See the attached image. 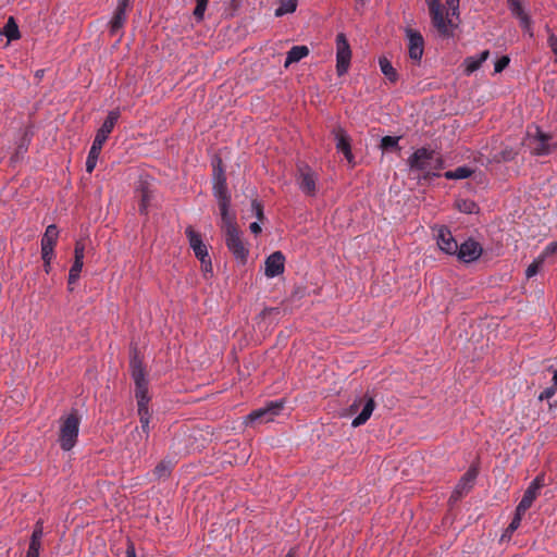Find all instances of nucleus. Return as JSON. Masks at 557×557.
I'll list each match as a JSON object with an SVG mask.
<instances>
[{
    "instance_id": "37",
    "label": "nucleus",
    "mask_w": 557,
    "mask_h": 557,
    "mask_svg": "<svg viewBox=\"0 0 557 557\" xmlns=\"http://www.w3.org/2000/svg\"><path fill=\"white\" fill-rule=\"evenodd\" d=\"M84 262H73L70 272H69V286L76 283V281L79 278V274L82 272Z\"/></svg>"
},
{
    "instance_id": "50",
    "label": "nucleus",
    "mask_w": 557,
    "mask_h": 557,
    "mask_svg": "<svg viewBox=\"0 0 557 557\" xmlns=\"http://www.w3.org/2000/svg\"><path fill=\"white\" fill-rule=\"evenodd\" d=\"M444 168L443 159L434 151V160L432 161L431 170H441Z\"/></svg>"
},
{
    "instance_id": "5",
    "label": "nucleus",
    "mask_w": 557,
    "mask_h": 557,
    "mask_svg": "<svg viewBox=\"0 0 557 557\" xmlns=\"http://www.w3.org/2000/svg\"><path fill=\"white\" fill-rule=\"evenodd\" d=\"M283 400H273L268 403L264 407L251 411L246 417L247 423H267L273 421L283 410Z\"/></svg>"
},
{
    "instance_id": "29",
    "label": "nucleus",
    "mask_w": 557,
    "mask_h": 557,
    "mask_svg": "<svg viewBox=\"0 0 557 557\" xmlns=\"http://www.w3.org/2000/svg\"><path fill=\"white\" fill-rule=\"evenodd\" d=\"M2 35H4L9 41L16 40L20 38L21 35L18 26L12 16H10L9 20L7 21L2 30Z\"/></svg>"
},
{
    "instance_id": "58",
    "label": "nucleus",
    "mask_w": 557,
    "mask_h": 557,
    "mask_svg": "<svg viewBox=\"0 0 557 557\" xmlns=\"http://www.w3.org/2000/svg\"><path fill=\"white\" fill-rule=\"evenodd\" d=\"M553 385L557 387V370L554 372Z\"/></svg>"
},
{
    "instance_id": "22",
    "label": "nucleus",
    "mask_w": 557,
    "mask_h": 557,
    "mask_svg": "<svg viewBox=\"0 0 557 557\" xmlns=\"http://www.w3.org/2000/svg\"><path fill=\"white\" fill-rule=\"evenodd\" d=\"M336 139V149L342 151L349 163H352L354 156L351 152L350 138L342 127L333 131Z\"/></svg>"
},
{
    "instance_id": "39",
    "label": "nucleus",
    "mask_w": 557,
    "mask_h": 557,
    "mask_svg": "<svg viewBox=\"0 0 557 557\" xmlns=\"http://www.w3.org/2000/svg\"><path fill=\"white\" fill-rule=\"evenodd\" d=\"M85 244L83 240H77L74 248V262H84Z\"/></svg>"
},
{
    "instance_id": "15",
    "label": "nucleus",
    "mask_w": 557,
    "mask_h": 557,
    "mask_svg": "<svg viewBox=\"0 0 557 557\" xmlns=\"http://www.w3.org/2000/svg\"><path fill=\"white\" fill-rule=\"evenodd\" d=\"M149 434L135 428L126 438V449L136 451L139 456L146 454Z\"/></svg>"
},
{
    "instance_id": "23",
    "label": "nucleus",
    "mask_w": 557,
    "mask_h": 557,
    "mask_svg": "<svg viewBox=\"0 0 557 557\" xmlns=\"http://www.w3.org/2000/svg\"><path fill=\"white\" fill-rule=\"evenodd\" d=\"M129 2H120L114 11L113 17L110 22V32L112 35L116 34L126 21V11Z\"/></svg>"
},
{
    "instance_id": "44",
    "label": "nucleus",
    "mask_w": 557,
    "mask_h": 557,
    "mask_svg": "<svg viewBox=\"0 0 557 557\" xmlns=\"http://www.w3.org/2000/svg\"><path fill=\"white\" fill-rule=\"evenodd\" d=\"M510 62V59L509 57L507 55H503L502 58H499L496 62H495V73H500L503 70H505L508 64Z\"/></svg>"
},
{
    "instance_id": "33",
    "label": "nucleus",
    "mask_w": 557,
    "mask_h": 557,
    "mask_svg": "<svg viewBox=\"0 0 557 557\" xmlns=\"http://www.w3.org/2000/svg\"><path fill=\"white\" fill-rule=\"evenodd\" d=\"M456 208L467 214L475 213L478 212L479 208L478 205L470 199H459L456 201Z\"/></svg>"
},
{
    "instance_id": "10",
    "label": "nucleus",
    "mask_w": 557,
    "mask_h": 557,
    "mask_svg": "<svg viewBox=\"0 0 557 557\" xmlns=\"http://www.w3.org/2000/svg\"><path fill=\"white\" fill-rule=\"evenodd\" d=\"M406 38L408 40V54L411 61L419 64L424 53V39L420 32L406 28Z\"/></svg>"
},
{
    "instance_id": "14",
    "label": "nucleus",
    "mask_w": 557,
    "mask_h": 557,
    "mask_svg": "<svg viewBox=\"0 0 557 557\" xmlns=\"http://www.w3.org/2000/svg\"><path fill=\"white\" fill-rule=\"evenodd\" d=\"M544 475H537L525 490L522 499L518 504L517 508L520 512H525L539 496L540 490L544 486Z\"/></svg>"
},
{
    "instance_id": "4",
    "label": "nucleus",
    "mask_w": 557,
    "mask_h": 557,
    "mask_svg": "<svg viewBox=\"0 0 557 557\" xmlns=\"http://www.w3.org/2000/svg\"><path fill=\"white\" fill-rule=\"evenodd\" d=\"M79 417L76 411L71 412L61 420L59 443L63 450H71L77 441L79 431Z\"/></svg>"
},
{
    "instance_id": "7",
    "label": "nucleus",
    "mask_w": 557,
    "mask_h": 557,
    "mask_svg": "<svg viewBox=\"0 0 557 557\" xmlns=\"http://www.w3.org/2000/svg\"><path fill=\"white\" fill-rule=\"evenodd\" d=\"M351 60L349 42L343 33L336 35V72L338 76L347 73Z\"/></svg>"
},
{
    "instance_id": "28",
    "label": "nucleus",
    "mask_w": 557,
    "mask_h": 557,
    "mask_svg": "<svg viewBox=\"0 0 557 557\" xmlns=\"http://www.w3.org/2000/svg\"><path fill=\"white\" fill-rule=\"evenodd\" d=\"M58 237H59V230H58L57 225L51 224L46 228V232L41 237L40 245L55 247Z\"/></svg>"
},
{
    "instance_id": "25",
    "label": "nucleus",
    "mask_w": 557,
    "mask_h": 557,
    "mask_svg": "<svg viewBox=\"0 0 557 557\" xmlns=\"http://www.w3.org/2000/svg\"><path fill=\"white\" fill-rule=\"evenodd\" d=\"M136 191L139 197V212L146 215L148 214V208L152 199V190L149 188L148 184L140 183Z\"/></svg>"
},
{
    "instance_id": "34",
    "label": "nucleus",
    "mask_w": 557,
    "mask_h": 557,
    "mask_svg": "<svg viewBox=\"0 0 557 557\" xmlns=\"http://www.w3.org/2000/svg\"><path fill=\"white\" fill-rule=\"evenodd\" d=\"M172 469V462L163 460L156 466L153 474L158 479H165L171 474Z\"/></svg>"
},
{
    "instance_id": "11",
    "label": "nucleus",
    "mask_w": 557,
    "mask_h": 557,
    "mask_svg": "<svg viewBox=\"0 0 557 557\" xmlns=\"http://www.w3.org/2000/svg\"><path fill=\"white\" fill-rule=\"evenodd\" d=\"M478 476V470L474 467H471L459 480L455 490L453 491L449 502L457 503L465 495H467L473 487L474 481Z\"/></svg>"
},
{
    "instance_id": "43",
    "label": "nucleus",
    "mask_w": 557,
    "mask_h": 557,
    "mask_svg": "<svg viewBox=\"0 0 557 557\" xmlns=\"http://www.w3.org/2000/svg\"><path fill=\"white\" fill-rule=\"evenodd\" d=\"M208 2H197V5L194 10L195 18L200 22L203 18L205 12L207 10Z\"/></svg>"
},
{
    "instance_id": "8",
    "label": "nucleus",
    "mask_w": 557,
    "mask_h": 557,
    "mask_svg": "<svg viewBox=\"0 0 557 557\" xmlns=\"http://www.w3.org/2000/svg\"><path fill=\"white\" fill-rule=\"evenodd\" d=\"M296 182L299 189L307 196H314L317 194V173L307 164L298 165V174Z\"/></svg>"
},
{
    "instance_id": "32",
    "label": "nucleus",
    "mask_w": 557,
    "mask_h": 557,
    "mask_svg": "<svg viewBox=\"0 0 557 557\" xmlns=\"http://www.w3.org/2000/svg\"><path fill=\"white\" fill-rule=\"evenodd\" d=\"M137 414L139 418L140 425H137L136 428H139V430H145L148 434H150L149 423L151 414L149 411V407L137 408Z\"/></svg>"
},
{
    "instance_id": "17",
    "label": "nucleus",
    "mask_w": 557,
    "mask_h": 557,
    "mask_svg": "<svg viewBox=\"0 0 557 557\" xmlns=\"http://www.w3.org/2000/svg\"><path fill=\"white\" fill-rule=\"evenodd\" d=\"M509 11L511 14L519 20L521 28L529 35L530 38H533L534 33L532 29V21L523 7V2H509Z\"/></svg>"
},
{
    "instance_id": "45",
    "label": "nucleus",
    "mask_w": 557,
    "mask_h": 557,
    "mask_svg": "<svg viewBox=\"0 0 557 557\" xmlns=\"http://www.w3.org/2000/svg\"><path fill=\"white\" fill-rule=\"evenodd\" d=\"M102 147H103V145H101V144H99V143L94 140L92 145L90 147V150L88 152V157L98 159V157H99V154H100V152L102 150Z\"/></svg>"
},
{
    "instance_id": "49",
    "label": "nucleus",
    "mask_w": 557,
    "mask_h": 557,
    "mask_svg": "<svg viewBox=\"0 0 557 557\" xmlns=\"http://www.w3.org/2000/svg\"><path fill=\"white\" fill-rule=\"evenodd\" d=\"M547 45L557 57V37L553 33H550L547 38Z\"/></svg>"
},
{
    "instance_id": "27",
    "label": "nucleus",
    "mask_w": 557,
    "mask_h": 557,
    "mask_svg": "<svg viewBox=\"0 0 557 557\" xmlns=\"http://www.w3.org/2000/svg\"><path fill=\"white\" fill-rule=\"evenodd\" d=\"M309 54L307 46H294L287 52V57L284 63L285 67H288L292 63L299 62L301 59Z\"/></svg>"
},
{
    "instance_id": "2",
    "label": "nucleus",
    "mask_w": 557,
    "mask_h": 557,
    "mask_svg": "<svg viewBox=\"0 0 557 557\" xmlns=\"http://www.w3.org/2000/svg\"><path fill=\"white\" fill-rule=\"evenodd\" d=\"M129 370L135 383V398L137 408L148 407L150 396L148 393V380L143 361L137 354H134L129 360Z\"/></svg>"
},
{
    "instance_id": "31",
    "label": "nucleus",
    "mask_w": 557,
    "mask_h": 557,
    "mask_svg": "<svg viewBox=\"0 0 557 557\" xmlns=\"http://www.w3.org/2000/svg\"><path fill=\"white\" fill-rule=\"evenodd\" d=\"M212 182H226V175L221 158H215L212 161Z\"/></svg>"
},
{
    "instance_id": "30",
    "label": "nucleus",
    "mask_w": 557,
    "mask_h": 557,
    "mask_svg": "<svg viewBox=\"0 0 557 557\" xmlns=\"http://www.w3.org/2000/svg\"><path fill=\"white\" fill-rule=\"evenodd\" d=\"M473 174V170L468 166H458L453 171H446L444 173L445 178L447 180H463L468 178Z\"/></svg>"
},
{
    "instance_id": "16",
    "label": "nucleus",
    "mask_w": 557,
    "mask_h": 557,
    "mask_svg": "<svg viewBox=\"0 0 557 557\" xmlns=\"http://www.w3.org/2000/svg\"><path fill=\"white\" fill-rule=\"evenodd\" d=\"M213 195L218 200L221 218L232 215L230 213L231 194L227 189L226 182H212Z\"/></svg>"
},
{
    "instance_id": "47",
    "label": "nucleus",
    "mask_w": 557,
    "mask_h": 557,
    "mask_svg": "<svg viewBox=\"0 0 557 557\" xmlns=\"http://www.w3.org/2000/svg\"><path fill=\"white\" fill-rule=\"evenodd\" d=\"M251 208H252V211L255 212L257 219L261 221L263 219V207H262V205L258 200L255 199L251 202Z\"/></svg>"
},
{
    "instance_id": "51",
    "label": "nucleus",
    "mask_w": 557,
    "mask_h": 557,
    "mask_svg": "<svg viewBox=\"0 0 557 557\" xmlns=\"http://www.w3.org/2000/svg\"><path fill=\"white\" fill-rule=\"evenodd\" d=\"M97 160L98 159H95V158H90L87 156V160H86V171L88 173H91L95 168H96V164H97Z\"/></svg>"
},
{
    "instance_id": "1",
    "label": "nucleus",
    "mask_w": 557,
    "mask_h": 557,
    "mask_svg": "<svg viewBox=\"0 0 557 557\" xmlns=\"http://www.w3.org/2000/svg\"><path fill=\"white\" fill-rule=\"evenodd\" d=\"M451 2H430V14L432 16L433 25L438 33L444 36H449L453 28L456 26L454 16H458V7L448 8L446 4Z\"/></svg>"
},
{
    "instance_id": "41",
    "label": "nucleus",
    "mask_w": 557,
    "mask_h": 557,
    "mask_svg": "<svg viewBox=\"0 0 557 557\" xmlns=\"http://www.w3.org/2000/svg\"><path fill=\"white\" fill-rule=\"evenodd\" d=\"M44 536V522L42 520H38L34 527L33 533L30 535V540L41 542Z\"/></svg>"
},
{
    "instance_id": "12",
    "label": "nucleus",
    "mask_w": 557,
    "mask_h": 557,
    "mask_svg": "<svg viewBox=\"0 0 557 557\" xmlns=\"http://www.w3.org/2000/svg\"><path fill=\"white\" fill-rule=\"evenodd\" d=\"M434 160V150L426 148L417 149L408 159L410 169L425 171L430 173L432 161Z\"/></svg>"
},
{
    "instance_id": "18",
    "label": "nucleus",
    "mask_w": 557,
    "mask_h": 557,
    "mask_svg": "<svg viewBox=\"0 0 557 557\" xmlns=\"http://www.w3.org/2000/svg\"><path fill=\"white\" fill-rule=\"evenodd\" d=\"M436 240L440 249L447 255H456L458 243L451 232L446 226H441L437 231Z\"/></svg>"
},
{
    "instance_id": "48",
    "label": "nucleus",
    "mask_w": 557,
    "mask_h": 557,
    "mask_svg": "<svg viewBox=\"0 0 557 557\" xmlns=\"http://www.w3.org/2000/svg\"><path fill=\"white\" fill-rule=\"evenodd\" d=\"M53 250H54V246L41 245V258L42 259H52Z\"/></svg>"
},
{
    "instance_id": "54",
    "label": "nucleus",
    "mask_w": 557,
    "mask_h": 557,
    "mask_svg": "<svg viewBox=\"0 0 557 557\" xmlns=\"http://www.w3.org/2000/svg\"><path fill=\"white\" fill-rule=\"evenodd\" d=\"M249 228H250L251 233H253V234H259L261 232V226L258 222L251 223Z\"/></svg>"
},
{
    "instance_id": "57",
    "label": "nucleus",
    "mask_w": 557,
    "mask_h": 557,
    "mask_svg": "<svg viewBox=\"0 0 557 557\" xmlns=\"http://www.w3.org/2000/svg\"><path fill=\"white\" fill-rule=\"evenodd\" d=\"M503 159H504V160H511V159H512V153H511V151H510V152H504Z\"/></svg>"
},
{
    "instance_id": "21",
    "label": "nucleus",
    "mask_w": 557,
    "mask_h": 557,
    "mask_svg": "<svg viewBox=\"0 0 557 557\" xmlns=\"http://www.w3.org/2000/svg\"><path fill=\"white\" fill-rule=\"evenodd\" d=\"M550 136L543 133L539 128H536V134L532 141L530 143V147L532 150V153L537 156H545L550 153L552 147L549 145Z\"/></svg>"
},
{
    "instance_id": "3",
    "label": "nucleus",
    "mask_w": 557,
    "mask_h": 557,
    "mask_svg": "<svg viewBox=\"0 0 557 557\" xmlns=\"http://www.w3.org/2000/svg\"><path fill=\"white\" fill-rule=\"evenodd\" d=\"M221 227L225 236L226 247L236 259L245 261L248 255V250L245 247L244 242L240 237V233L236 226L234 215L232 214L225 218H221Z\"/></svg>"
},
{
    "instance_id": "56",
    "label": "nucleus",
    "mask_w": 557,
    "mask_h": 557,
    "mask_svg": "<svg viewBox=\"0 0 557 557\" xmlns=\"http://www.w3.org/2000/svg\"><path fill=\"white\" fill-rule=\"evenodd\" d=\"M296 555H297L296 554V549L295 548H290L285 557H296Z\"/></svg>"
},
{
    "instance_id": "26",
    "label": "nucleus",
    "mask_w": 557,
    "mask_h": 557,
    "mask_svg": "<svg viewBox=\"0 0 557 557\" xmlns=\"http://www.w3.org/2000/svg\"><path fill=\"white\" fill-rule=\"evenodd\" d=\"M379 65L381 72L388 79L389 83L396 84L398 82V73L393 66L392 62L386 57L379 58Z\"/></svg>"
},
{
    "instance_id": "36",
    "label": "nucleus",
    "mask_w": 557,
    "mask_h": 557,
    "mask_svg": "<svg viewBox=\"0 0 557 557\" xmlns=\"http://www.w3.org/2000/svg\"><path fill=\"white\" fill-rule=\"evenodd\" d=\"M280 7L275 9L274 15L281 17L285 14L294 13L297 9V2H280Z\"/></svg>"
},
{
    "instance_id": "20",
    "label": "nucleus",
    "mask_w": 557,
    "mask_h": 557,
    "mask_svg": "<svg viewBox=\"0 0 557 557\" xmlns=\"http://www.w3.org/2000/svg\"><path fill=\"white\" fill-rule=\"evenodd\" d=\"M285 257L281 251H275L265 260V275L275 277L284 272Z\"/></svg>"
},
{
    "instance_id": "52",
    "label": "nucleus",
    "mask_w": 557,
    "mask_h": 557,
    "mask_svg": "<svg viewBox=\"0 0 557 557\" xmlns=\"http://www.w3.org/2000/svg\"><path fill=\"white\" fill-rule=\"evenodd\" d=\"M545 253L546 255L557 253V242H554V243H550L549 245H547V247L545 248Z\"/></svg>"
},
{
    "instance_id": "46",
    "label": "nucleus",
    "mask_w": 557,
    "mask_h": 557,
    "mask_svg": "<svg viewBox=\"0 0 557 557\" xmlns=\"http://www.w3.org/2000/svg\"><path fill=\"white\" fill-rule=\"evenodd\" d=\"M556 391H557V387L554 385L550 387H546L544 391L541 392L539 399L540 400L549 399L556 394Z\"/></svg>"
},
{
    "instance_id": "6",
    "label": "nucleus",
    "mask_w": 557,
    "mask_h": 557,
    "mask_svg": "<svg viewBox=\"0 0 557 557\" xmlns=\"http://www.w3.org/2000/svg\"><path fill=\"white\" fill-rule=\"evenodd\" d=\"M375 408V403L372 397H359L356 398L352 404L349 406V413H356L359 409H361L360 413L352 420L351 425L354 428H358L363 425L371 417L373 410Z\"/></svg>"
},
{
    "instance_id": "35",
    "label": "nucleus",
    "mask_w": 557,
    "mask_h": 557,
    "mask_svg": "<svg viewBox=\"0 0 557 557\" xmlns=\"http://www.w3.org/2000/svg\"><path fill=\"white\" fill-rule=\"evenodd\" d=\"M524 513L525 512L518 511V508H516L515 516L509 525L507 527V529L505 530L503 537L511 536V534L520 527Z\"/></svg>"
},
{
    "instance_id": "24",
    "label": "nucleus",
    "mask_w": 557,
    "mask_h": 557,
    "mask_svg": "<svg viewBox=\"0 0 557 557\" xmlns=\"http://www.w3.org/2000/svg\"><path fill=\"white\" fill-rule=\"evenodd\" d=\"M490 57V51L488 50H484L482 51L479 55H471V57H467L465 60H463V72L466 75H471L472 73H474L475 71H478L482 63L485 62Z\"/></svg>"
},
{
    "instance_id": "55",
    "label": "nucleus",
    "mask_w": 557,
    "mask_h": 557,
    "mask_svg": "<svg viewBox=\"0 0 557 557\" xmlns=\"http://www.w3.org/2000/svg\"><path fill=\"white\" fill-rule=\"evenodd\" d=\"M44 260V269H45V272L46 273H49L50 272V263H51V260L52 259H42Z\"/></svg>"
},
{
    "instance_id": "53",
    "label": "nucleus",
    "mask_w": 557,
    "mask_h": 557,
    "mask_svg": "<svg viewBox=\"0 0 557 557\" xmlns=\"http://www.w3.org/2000/svg\"><path fill=\"white\" fill-rule=\"evenodd\" d=\"M126 557H136L135 546L132 542H128V544H127Z\"/></svg>"
},
{
    "instance_id": "38",
    "label": "nucleus",
    "mask_w": 557,
    "mask_h": 557,
    "mask_svg": "<svg viewBox=\"0 0 557 557\" xmlns=\"http://www.w3.org/2000/svg\"><path fill=\"white\" fill-rule=\"evenodd\" d=\"M399 137L384 136L381 139V148L383 150H389L398 147Z\"/></svg>"
},
{
    "instance_id": "19",
    "label": "nucleus",
    "mask_w": 557,
    "mask_h": 557,
    "mask_svg": "<svg viewBox=\"0 0 557 557\" xmlns=\"http://www.w3.org/2000/svg\"><path fill=\"white\" fill-rule=\"evenodd\" d=\"M120 116L121 113L119 109L110 111L107 119L104 120L100 128L97 131L94 140L101 145H104L109 135L111 134L115 124L117 123Z\"/></svg>"
},
{
    "instance_id": "42",
    "label": "nucleus",
    "mask_w": 557,
    "mask_h": 557,
    "mask_svg": "<svg viewBox=\"0 0 557 557\" xmlns=\"http://www.w3.org/2000/svg\"><path fill=\"white\" fill-rule=\"evenodd\" d=\"M542 265V260L541 259H536L534 260L525 270V276L528 278H531L533 277L534 275H536L539 273V270Z\"/></svg>"
},
{
    "instance_id": "13",
    "label": "nucleus",
    "mask_w": 557,
    "mask_h": 557,
    "mask_svg": "<svg viewBox=\"0 0 557 557\" xmlns=\"http://www.w3.org/2000/svg\"><path fill=\"white\" fill-rule=\"evenodd\" d=\"M483 252L482 246L474 239L469 238L458 245V250L456 252L457 258L465 262L470 263L478 260Z\"/></svg>"
},
{
    "instance_id": "9",
    "label": "nucleus",
    "mask_w": 557,
    "mask_h": 557,
    "mask_svg": "<svg viewBox=\"0 0 557 557\" xmlns=\"http://www.w3.org/2000/svg\"><path fill=\"white\" fill-rule=\"evenodd\" d=\"M185 234L188 238L189 245L194 250L195 256L199 259L202 265L211 268V259L208 253L206 244L202 242L201 235L196 232L191 226L185 230Z\"/></svg>"
},
{
    "instance_id": "40",
    "label": "nucleus",
    "mask_w": 557,
    "mask_h": 557,
    "mask_svg": "<svg viewBox=\"0 0 557 557\" xmlns=\"http://www.w3.org/2000/svg\"><path fill=\"white\" fill-rule=\"evenodd\" d=\"M41 549V542L39 541H29V546L26 553V557H39Z\"/></svg>"
}]
</instances>
